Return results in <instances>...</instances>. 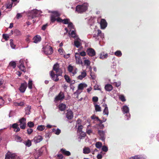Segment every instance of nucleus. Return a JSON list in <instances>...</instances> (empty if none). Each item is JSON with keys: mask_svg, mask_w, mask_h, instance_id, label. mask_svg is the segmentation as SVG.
<instances>
[{"mask_svg": "<svg viewBox=\"0 0 159 159\" xmlns=\"http://www.w3.org/2000/svg\"><path fill=\"white\" fill-rule=\"evenodd\" d=\"M27 87V83L25 81L23 83H21L19 88V90L21 93H24L25 92Z\"/></svg>", "mask_w": 159, "mask_h": 159, "instance_id": "7", "label": "nucleus"}, {"mask_svg": "<svg viewBox=\"0 0 159 159\" xmlns=\"http://www.w3.org/2000/svg\"><path fill=\"white\" fill-rule=\"evenodd\" d=\"M90 75L91 76L93 80H94L96 78V76L95 75V74L94 73H93V72H91Z\"/></svg>", "mask_w": 159, "mask_h": 159, "instance_id": "54", "label": "nucleus"}, {"mask_svg": "<svg viewBox=\"0 0 159 159\" xmlns=\"http://www.w3.org/2000/svg\"><path fill=\"white\" fill-rule=\"evenodd\" d=\"M73 70V66L70 65H69L68 68V71L70 73H71V72H72Z\"/></svg>", "mask_w": 159, "mask_h": 159, "instance_id": "50", "label": "nucleus"}, {"mask_svg": "<svg viewBox=\"0 0 159 159\" xmlns=\"http://www.w3.org/2000/svg\"><path fill=\"white\" fill-rule=\"evenodd\" d=\"M102 149L104 152H107L108 151V148L105 146H103L102 147Z\"/></svg>", "mask_w": 159, "mask_h": 159, "instance_id": "56", "label": "nucleus"}, {"mask_svg": "<svg viewBox=\"0 0 159 159\" xmlns=\"http://www.w3.org/2000/svg\"><path fill=\"white\" fill-rule=\"evenodd\" d=\"M52 70L55 71L56 73H58L60 74H62V71L61 69L60 68L59 64L57 62L53 65Z\"/></svg>", "mask_w": 159, "mask_h": 159, "instance_id": "4", "label": "nucleus"}, {"mask_svg": "<svg viewBox=\"0 0 159 159\" xmlns=\"http://www.w3.org/2000/svg\"><path fill=\"white\" fill-rule=\"evenodd\" d=\"M86 71L84 70L83 72H81V75L78 76L77 78L78 79L82 80L86 76Z\"/></svg>", "mask_w": 159, "mask_h": 159, "instance_id": "19", "label": "nucleus"}, {"mask_svg": "<svg viewBox=\"0 0 159 159\" xmlns=\"http://www.w3.org/2000/svg\"><path fill=\"white\" fill-rule=\"evenodd\" d=\"M52 14L51 16L50 20L52 22H54L56 21V17H59L61 14L57 11H54L52 12Z\"/></svg>", "mask_w": 159, "mask_h": 159, "instance_id": "5", "label": "nucleus"}, {"mask_svg": "<svg viewBox=\"0 0 159 159\" xmlns=\"http://www.w3.org/2000/svg\"><path fill=\"white\" fill-rule=\"evenodd\" d=\"M100 25L101 29H103L107 26V23L105 19H102L101 20Z\"/></svg>", "mask_w": 159, "mask_h": 159, "instance_id": "13", "label": "nucleus"}, {"mask_svg": "<svg viewBox=\"0 0 159 159\" xmlns=\"http://www.w3.org/2000/svg\"><path fill=\"white\" fill-rule=\"evenodd\" d=\"M64 77L66 80L67 83H70L71 79L69 76H68V75H65L64 76Z\"/></svg>", "mask_w": 159, "mask_h": 159, "instance_id": "34", "label": "nucleus"}, {"mask_svg": "<svg viewBox=\"0 0 159 159\" xmlns=\"http://www.w3.org/2000/svg\"><path fill=\"white\" fill-rule=\"evenodd\" d=\"M115 55L118 57H121L122 55V53L120 51H117L115 52Z\"/></svg>", "mask_w": 159, "mask_h": 159, "instance_id": "37", "label": "nucleus"}, {"mask_svg": "<svg viewBox=\"0 0 159 159\" xmlns=\"http://www.w3.org/2000/svg\"><path fill=\"white\" fill-rule=\"evenodd\" d=\"M5 159H21V158L14 154L10 153L6 155Z\"/></svg>", "mask_w": 159, "mask_h": 159, "instance_id": "8", "label": "nucleus"}, {"mask_svg": "<svg viewBox=\"0 0 159 159\" xmlns=\"http://www.w3.org/2000/svg\"><path fill=\"white\" fill-rule=\"evenodd\" d=\"M19 63L20 64L19 66L20 69L22 71H25V67L24 65V62L22 60H20L19 61Z\"/></svg>", "mask_w": 159, "mask_h": 159, "instance_id": "18", "label": "nucleus"}, {"mask_svg": "<svg viewBox=\"0 0 159 159\" xmlns=\"http://www.w3.org/2000/svg\"><path fill=\"white\" fill-rule=\"evenodd\" d=\"M34 42L35 43H38L41 40V38L40 36H35L33 38Z\"/></svg>", "mask_w": 159, "mask_h": 159, "instance_id": "29", "label": "nucleus"}, {"mask_svg": "<svg viewBox=\"0 0 159 159\" xmlns=\"http://www.w3.org/2000/svg\"><path fill=\"white\" fill-rule=\"evenodd\" d=\"M43 153V152L41 150H39L38 151L36 152L34 154L35 159H38L39 157L41 156Z\"/></svg>", "mask_w": 159, "mask_h": 159, "instance_id": "15", "label": "nucleus"}, {"mask_svg": "<svg viewBox=\"0 0 159 159\" xmlns=\"http://www.w3.org/2000/svg\"><path fill=\"white\" fill-rule=\"evenodd\" d=\"M43 137L41 136H38L35 137L34 139V142L36 143H38L42 141L43 140Z\"/></svg>", "mask_w": 159, "mask_h": 159, "instance_id": "17", "label": "nucleus"}, {"mask_svg": "<svg viewBox=\"0 0 159 159\" xmlns=\"http://www.w3.org/2000/svg\"><path fill=\"white\" fill-rule=\"evenodd\" d=\"M95 110L96 111H101V107L98 105H95Z\"/></svg>", "mask_w": 159, "mask_h": 159, "instance_id": "40", "label": "nucleus"}, {"mask_svg": "<svg viewBox=\"0 0 159 159\" xmlns=\"http://www.w3.org/2000/svg\"><path fill=\"white\" fill-rule=\"evenodd\" d=\"M52 131L55 132V134L57 135H59L61 132V130L59 129H57L56 130L54 129H52Z\"/></svg>", "mask_w": 159, "mask_h": 159, "instance_id": "36", "label": "nucleus"}, {"mask_svg": "<svg viewBox=\"0 0 159 159\" xmlns=\"http://www.w3.org/2000/svg\"><path fill=\"white\" fill-rule=\"evenodd\" d=\"M13 2H11V3H8L7 5V9H10L11 8L13 5Z\"/></svg>", "mask_w": 159, "mask_h": 159, "instance_id": "57", "label": "nucleus"}, {"mask_svg": "<svg viewBox=\"0 0 159 159\" xmlns=\"http://www.w3.org/2000/svg\"><path fill=\"white\" fill-rule=\"evenodd\" d=\"M108 57L107 53H105L103 52H102L100 55V59H104L107 58Z\"/></svg>", "mask_w": 159, "mask_h": 159, "instance_id": "28", "label": "nucleus"}, {"mask_svg": "<svg viewBox=\"0 0 159 159\" xmlns=\"http://www.w3.org/2000/svg\"><path fill=\"white\" fill-rule=\"evenodd\" d=\"M33 131V129L31 128H29L27 129V133L29 134H31Z\"/></svg>", "mask_w": 159, "mask_h": 159, "instance_id": "61", "label": "nucleus"}, {"mask_svg": "<svg viewBox=\"0 0 159 159\" xmlns=\"http://www.w3.org/2000/svg\"><path fill=\"white\" fill-rule=\"evenodd\" d=\"M14 33L17 36L20 35L21 34L20 31L17 29L15 30H14Z\"/></svg>", "mask_w": 159, "mask_h": 159, "instance_id": "43", "label": "nucleus"}, {"mask_svg": "<svg viewBox=\"0 0 159 159\" xmlns=\"http://www.w3.org/2000/svg\"><path fill=\"white\" fill-rule=\"evenodd\" d=\"M103 154L102 152H101L100 153L98 154L97 157L98 159H101L102 157V154Z\"/></svg>", "mask_w": 159, "mask_h": 159, "instance_id": "52", "label": "nucleus"}, {"mask_svg": "<svg viewBox=\"0 0 159 159\" xmlns=\"http://www.w3.org/2000/svg\"><path fill=\"white\" fill-rule=\"evenodd\" d=\"M68 27L70 29V31H71V30L74 29V25L72 22H69V23L68 24Z\"/></svg>", "mask_w": 159, "mask_h": 159, "instance_id": "46", "label": "nucleus"}, {"mask_svg": "<svg viewBox=\"0 0 159 159\" xmlns=\"http://www.w3.org/2000/svg\"><path fill=\"white\" fill-rule=\"evenodd\" d=\"M18 126L19 125L17 123H14L12 125L11 127L13 128L16 129L19 127Z\"/></svg>", "mask_w": 159, "mask_h": 159, "instance_id": "55", "label": "nucleus"}, {"mask_svg": "<svg viewBox=\"0 0 159 159\" xmlns=\"http://www.w3.org/2000/svg\"><path fill=\"white\" fill-rule=\"evenodd\" d=\"M69 34L71 35V37L74 38L75 39L76 38V34L75 31L72 30L70 31V33H69Z\"/></svg>", "mask_w": 159, "mask_h": 159, "instance_id": "32", "label": "nucleus"}, {"mask_svg": "<svg viewBox=\"0 0 159 159\" xmlns=\"http://www.w3.org/2000/svg\"><path fill=\"white\" fill-rule=\"evenodd\" d=\"M61 151L62 153L63 154L65 155L66 156H69L70 155L71 153L69 151H66L65 149L62 148L61 149Z\"/></svg>", "mask_w": 159, "mask_h": 159, "instance_id": "21", "label": "nucleus"}, {"mask_svg": "<svg viewBox=\"0 0 159 159\" xmlns=\"http://www.w3.org/2000/svg\"><path fill=\"white\" fill-rule=\"evenodd\" d=\"M58 108L61 111H64L66 109V105L63 103H60L58 105Z\"/></svg>", "mask_w": 159, "mask_h": 159, "instance_id": "20", "label": "nucleus"}, {"mask_svg": "<svg viewBox=\"0 0 159 159\" xmlns=\"http://www.w3.org/2000/svg\"><path fill=\"white\" fill-rule=\"evenodd\" d=\"M27 124L28 126L30 128L34 127V123L31 121L28 122Z\"/></svg>", "mask_w": 159, "mask_h": 159, "instance_id": "38", "label": "nucleus"}, {"mask_svg": "<svg viewBox=\"0 0 159 159\" xmlns=\"http://www.w3.org/2000/svg\"><path fill=\"white\" fill-rule=\"evenodd\" d=\"M98 133L100 136V139L102 141H104L105 139V132L104 131L98 130Z\"/></svg>", "mask_w": 159, "mask_h": 159, "instance_id": "14", "label": "nucleus"}, {"mask_svg": "<svg viewBox=\"0 0 159 159\" xmlns=\"http://www.w3.org/2000/svg\"><path fill=\"white\" fill-rule=\"evenodd\" d=\"M122 110L124 114L127 113L129 112V107L126 105L122 107Z\"/></svg>", "mask_w": 159, "mask_h": 159, "instance_id": "23", "label": "nucleus"}, {"mask_svg": "<svg viewBox=\"0 0 159 159\" xmlns=\"http://www.w3.org/2000/svg\"><path fill=\"white\" fill-rule=\"evenodd\" d=\"M83 151L84 153L89 154L90 152V149L89 147H84L83 148Z\"/></svg>", "mask_w": 159, "mask_h": 159, "instance_id": "27", "label": "nucleus"}, {"mask_svg": "<svg viewBox=\"0 0 159 159\" xmlns=\"http://www.w3.org/2000/svg\"><path fill=\"white\" fill-rule=\"evenodd\" d=\"M28 87L29 89H31L32 88V81L29 80L28 83Z\"/></svg>", "mask_w": 159, "mask_h": 159, "instance_id": "41", "label": "nucleus"}, {"mask_svg": "<svg viewBox=\"0 0 159 159\" xmlns=\"http://www.w3.org/2000/svg\"><path fill=\"white\" fill-rule=\"evenodd\" d=\"M45 129V126L42 125H39L37 127V129L39 131H42Z\"/></svg>", "mask_w": 159, "mask_h": 159, "instance_id": "44", "label": "nucleus"}, {"mask_svg": "<svg viewBox=\"0 0 159 159\" xmlns=\"http://www.w3.org/2000/svg\"><path fill=\"white\" fill-rule=\"evenodd\" d=\"M24 103L23 102H16L14 103L15 105L16 106H24Z\"/></svg>", "mask_w": 159, "mask_h": 159, "instance_id": "39", "label": "nucleus"}, {"mask_svg": "<svg viewBox=\"0 0 159 159\" xmlns=\"http://www.w3.org/2000/svg\"><path fill=\"white\" fill-rule=\"evenodd\" d=\"M103 34L102 32V31L100 30H98V34L97 36V37L100 36L102 37L103 35Z\"/></svg>", "mask_w": 159, "mask_h": 159, "instance_id": "51", "label": "nucleus"}, {"mask_svg": "<svg viewBox=\"0 0 159 159\" xmlns=\"http://www.w3.org/2000/svg\"><path fill=\"white\" fill-rule=\"evenodd\" d=\"M79 40H80V39L79 38H78L77 40H75L74 42L75 46L77 48H79L81 45V43Z\"/></svg>", "mask_w": 159, "mask_h": 159, "instance_id": "26", "label": "nucleus"}, {"mask_svg": "<svg viewBox=\"0 0 159 159\" xmlns=\"http://www.w3.org/2000/svg\"><path fill=\"white\" fill-rule=\"evenodd\" d=\"M119 99L122 102H124L126 101L124 95H120L119 96Z\"/></svg>", "mask_w": 159, "mask_h": 159, "instance_id": "42", "label": "nucleus"}, {"mask_svg": "<svg viewBox=\"0 0 159 159\" xmlns=\"http://www.w3.org/2000/svg\"><path fill=\"white\" fill-rule=\"evenodd\" d=\"M80 90H79L78 89L74 93V94H77V96H78V95L79 94H80L81 92H82V91L81 90V91H80Z\"/></svg>", "mask_w": 159, "mask_h": 159, "instance_id": "59", "label": "nucleus"}, {"mask_svg": "<svg viewBox=\"0 0 159 159\" xmlns=\"http://www.w3.org/2000/svg\"><path fill=\"white\" fill-rule=\"evenodd\" d=\"M95 146L96 148L98 149L100 148L102 146V143L100 142H97L95 144Z\"/></svg>", "mask_w": 159, "mask_h": 159, "instance_id": "31", "label": "nucleus"}, {"mask_svg": "<svg viewBox=\"0 0 159 159\" xmlns=\"http://www.w3.org/2000/svg\"><path fill=\"white\" fill-rule=\"evenodd\" d=\"M56 20L58 22L62 23L63 19L59 17H58L56 19Z\"/></svg>", "mask_w": 159, "mask_h": 159, "instance_id": "64", "label": "nucleus"}, {"mask_svg": "<svg viewBox=\"0 0 159 159\" xmlns=\"http://www.w3.org/2000/svg\"><path fill=\"white\" fill-rule=\"evenodd\" d=\"M10 44L11 47L12 48H15L16 47V45L14 44L13 40L12 39L10 40Z\"/></svg>", "mask_w": 159, "mask_h": 159, "instance_id": "45", "label": "nucleus"}, {"mask_svg": "<svg viewBox=\"0 0 159 159\" xmlns=\"http://www.w3.org/2000/svg\"><path fill=\"white\" fill-rule=\"evenodd\" d=\"M9 66L12 67L13 68H15L16 67V63L14 61H11L10 62Z\"/></svg>", "mask_w": 159, "mask_h": 159, "instance_id": "33", "label": "nucleus"}, {"mask_svg": "<svg viewBox=\"0 0 159 159\" xmlns=\"http://www.w3.org/2000/svg\"><path fill=\"white\" fill-rule=\"evenodd\" d=\"M19 125L21 129H24L25 128L26 126V119L24 117H23L19 120Z\"/></svg>", "mask_w": 159, "mask_h": 159, "instance_id": "6", "label": "nucleus"}, {"mask_svg": "<svg viewBox=\"0 0 159 159\" xmlns=\"http://www.w3.org/2000/svg\"><path fill=\"white\" fill-rule=\"evenodd\" d=\"M87 9L86 6L83 4L77 5L75 8V10L78 13H82L85 12Z\"/></svg>", "mask_w": 159, "mask_h": 159, "instance_id": "3", "label": "nucleus"}, {"mask_svg": "<svg viewBox=\"0 0 159 159\" xmlns=\"http://www.w3.org/2000/svg\"><path fill=\"white\" fill-rule=\"evenodd\" d=\"M87 86L86 84L84 83H80L79 84L78 86V89L79 90H80L82 91L84 88H86Z\"/></svg>", "mask_w": 159, "mask_h": 159, "instance_id": "22", "label": "nucleus"}, {"mask_svg": "<svg viewBox=\"0 0 159 159\" xmlns=\"http://www.w3.org/2000/svg\"><path fill=\"white\" fill-rule=\"evenodd\" d=\"M94 89L95 90H101V88L98 85H95L94 87Z\"/></svg>", "mask_w": 159, "mask_h": 159, "instance_id": "53", "label": "nucleus"}, {"mask_svg": "<svg viewBox=\"0 0 159 159\" xmlns=\"http://www.w3.org/2000/svg\"><path fill=\"white\" fill-rule=\"evenodd\" d=\"M103 114L104 115H106L107 116L109 114V111L108 107L107 106L105 107V109L103 111Z\"/></svg>", "mask_w": 159, "mask_h": 159, "instance_id": "35", "label": "nucleus"}, {"mask_svg": "<svg viewBox=\"0 0 159 159\" xmlns=\"http://www.w3.org/2000/svg\"><path fill=\"white\" fill-rule=\"evenodd\" d=\"M42 12L37 9L33 10L31 11V16H29V19H32L40 16Z\"/></svg>", "mask_w": 159, "mask_h": 159, "instance_id": "1", "label": "nucleus"}, {"mask_svg": "<svg viewBox=\"0 0 159 159\" xmlns=\"http://www.w3.org/2000/svg\"><path fill=\"white\" fill-rule=\"evenodd\" d=\"M44 51L46 54H51L53 53V49L50 46L44 48Z\"/></svg>", "mask_w": 159, "mask_h": 159, "instance_id": "11", "label": "nucleus"}, {"mask_svg": "<svg viewBox=\"0 0 159 159\" xmlns=\"http://www.w3.org/2000/svg\"><path fill=\"white\" fill-rule=\"evenodd\" d=\"M86 52L88 55L89 56H93L96 54L95 51L93 49L91 48H88Z\"/></svg>", "mask_w": 159, "mask_h": 159, "instance_id": "10", "label": "nucleus"}, {"mask_svg": "<svg viewBox=\"0 0 159 159\" xmlns=\"http://www.w3.org/2000/svg\"><path fill=\"white\" fill-rule=\"evenodd\" d=\"M75 57L76 60V63L77 64H80V62H81L80 56V55L77 53H76L75 54Z\"/></svg>", "mask_w": 159, "mask_h": 159, "instance_id": "16", "label": "nucleus"}, {"mask_svg": "<svg viewBox=\"0 0 159 159\" xmlns=\"http://www.w3.org/2000/svg\"><path fill=\"white\" fill-rule=\"evenodd\" d=\"M70 19H65L63 20L62 23L64 24H68L69 22Z\"/></svg>", "mask_w": 159, "mask_h": 159, "instance_id": "48", "label": "nucleus"}, {"mask_svg": "<svg viewBox=\"0 0 159 159\" xmlns=\"http://www.w3.org/2000/svg\"><path fill=\"white\" fill-rule=\"evenodd\" d=\"M66 117L69 120H71L73 117V113L71 110H67L66 113Z\"/></svg>", "mask_w": 159, "mask_h": 159, "instance_id": "12", "label": "nucleus"}, {"mask_svg": "<svg viewBox=\"0 0 159 159\" xmlns=\"http://www.w3.org/2000/svg\"><path fill=\"white\" fill-rule=\"evenodd\" d=\"M83 128V125H79L78 126L77 132L78 133L82 131V129Z\"/></svg>", "mask_w": 159, "mask_h": 159, "instance_id": "47", "label": "nucleus"}, {"mask_svg": "<svg viewBox=\"0 0 159 159\" xmlns=\"http://www.w3.org/2000/svg\"><path fill=\"white\" fill-rule=\"evenodd\" d=\"M3 38L6 40H7L9 38L8 35L6 34H3L2 35Z\"/></svg>", "mask_w": 159, "mask_h": 159, "instance_id": "58", "label": "nucleus"}, {"mask_svg": "<svg viewBox=\"0 0 159 159\" xmlns=\"http://www.w3.org/2000/svg\"><path fill=\"white\" fill-rule=\"evenodd\" d=\"M31 106L28 105L27 106V107L25 108V113L26 115H29L30 114L31 109Z\"/></svg>", "mask_w": 159, "mask_h": 159, "instance_id": "25", "label": "nucleus"}, {"mask_svg": "<svg viewBox=\"0 0 159 159\" xmlns=\"http://www.w3.org/2000/svg\"><path fill=\"white\" fill-rule=\"evenodd\" d=\"M79 134V138L80 139H82V138L86 136V134L85 132H80L78 133Z\"/></svg>", "mask_w": 159, "mask_h": 159, "instance_id": "30", "label": "nucleus"}, {"mask_svg": "<svg viewBox=\"0 0 159 159\" xmlns=\"http://www.w3.org/2000/svg\"><path fill=\"white\" fill-rule=\"evenodd\" d=\"M98 100V98L97 97H93L92 98V101L93 102H96Z\"/></svg>", "mask_w": 159, "mask_h": 159, "instance_id": "62", "label": "nucleus"}, {"mask_svg": "<svg viewBox=\"0 0 159 159\" xmlns=\"http://www.w3.org/2000/svg\"><path fill=\"white\" fill-rule=\"evenodd\" d=\"M84 63L85 65H86L87 66H89L90 64V61L88 60H85L84 61Z\"/></svg>", "mask_w": 159, "mask_h": 159, "instance_id": "60", "label": "nucleus"}, {"mask_svg": "<svg viewBox=\"0 0 159 159\" xmlns=\"http://www.w3.org/2000/svg\"><path fill=\"white\" fill-rule=\"evenodd\" d=\"M65 95L64 93L61 91L58 94V95L55 98V100L56 101H58L61 100H62L64 98Z\"/></svg>", "mask_w": 159, "mask_h": 159, "instance_id": "9", "label": "nucleus"}, {"mask_svg": "<svg viewBox=\"0 0 159 159\" xmlns=\"http://www.w3.org/2000/svg\"><path fill=\"white\" fill-rule=\"evenodd\" d=\"M102 121L101 120V122H99L98 123V125L102 129L104 127V125L103 124H102Z\"/></svg>", "mask_w": 159, "mask_h": 159, "instance_id": "63", "label": "nucleus"}, {"mask_svg": "<svg viewBox=\"0 0 159 159\" xmlns=\"http://www.w3.org/2000/svg\"><path fill=\"white\" fill-rule=\"evenodd\" d=\"M25 145L28 147H29L31 145V142L30 140H28L25 143Z\"/></svg>", "mask_w": 159, "mask_h": 159, "instance_id": "49", "label": "nucleus"}, {"mask_svg": "<svg viewBox=\"0 0 159 159\" xmlns=\"http://www.w3.org/2000/svg\"><path fill=\"white\" fill-rule=\"evenodd\" d=\"M62 74L57 73L55 74L53 70L50 72V75L52 79L55 82L58 81L59 80L58 76H61Z\"/></svg>", "mask_w": 159, "mask_h": 159, "instance_id": "2", "label": "nucleus"}, {"mask_svg": "<svg viewBox=\"0 0 159 159\" xmlns=\"http://www.w3.org/2000/svg\"><path fill=\"white\" fill-rule=\"evenodd\" d=\"M105 89L107 91H110L113 89V87L110 84H107L105 86Z\"/></svg>", "mask_w": 159, "mask_h": 159, "instance_id": "24", "label": "nucleus"}]
</instances>
